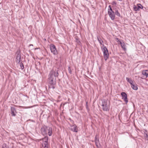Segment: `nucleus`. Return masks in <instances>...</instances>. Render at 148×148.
<instances>
[{
    "label": "nucleus",
    "instance_id": "nucleus-1",
    "mask_svg": "<svg viewBox=\"0 0 148 148\" xmlns=\"http://www.w3.org/2000/svg\"><path fill=\"white\" fill-rule=\"evenodd\" d=\"M48 86L49 89H54L56 86V78L54 77L53 72L52 71H50L48 75Z\"/></svg>",
    "mask_w": 148,
    "mask_h": 148
},
{
    "label": "nucleus",
    "instance_id": "nucleus-2",
    "mask_svg": "<svg viewBox=\"0 0 148 148\" xmlns=\"http://www.w3.org/2000/svg\"><path fill=\"white\" fill-rule=\"evenodd\" d=\"M40 131L42 134L43 136H51L52 133V129L51 127L47 126L45 125L43 126L41 128Z\"/></svg>",
    "mask_w": 148,
    "mask_h": 148
},
{
    "label": "nucleus",
    "instance_id": "nucleus-3",
    "mask_svg": "<svg viewBox=\"0 0 148 148\" xmlns=\"http://www.w3.org/2000/svg\"><path fill=\"white\" fill-rule=\"evenodd\" d=\"M101 106L103 111H109L110 110V106L108 104V101L105 99L101 100Z\"/></svg>",
    "mask_w": 148,
    "mask_h": 148
},
{
    "label": "nucleus",
    "instance_id": "nucleus-4",
    "mask_svg": "<svg viewBox=\"0 0 148 148\" xmlns=\"http://www.w3.org/2000/svg\"><path fill=\"white\" fill-rule=\"evenodd\" d=\"M102 51L103 54V56L104 59L106 61L109 57V53L108 50L105 46H103Z\"/></svg>",
    "mask_w": 148,
    "mask_h": 148
},
{
    "label": "nucleus",
    "instance_id": "nucleus-5",
    "mask_svg": "<svg viewBox=\"0 0 148 148\" xmlns=\"http://www.w3.org/2000/svg\"><path fill=\"white\" fill-rule=\"evenodd\" d=\"M50 49L51 52L54 55L58 54V52L55 46L53 44H51L50 45Z\"/></svg>",
    "mask_w": 148,
    "mask_h": 148
},
{
    "label": "nucleus",
    "instance_id": "nucleus-6",
    "mask_svg": "<svg viewBox=\"0 0 148 148\" xmlns=\"http://www.w3.org/2000/svg\"><path fill=\"white\" fill-rule=\"evenodd\" d=\"M108 14L111 20H114L115 19V16L114 12L112 8H111L110 10H108Z\"/></svg>",
    "mask_w": 148,
    "mask_h": 148
},
{
    "label": "nucleus",
    "instance_id": "nucleus-7",
    "mask_svg": "<svg viewBox=\"0 0 148 148\" xmlns=\"http://www.w3.org/2000/svg\"><path fill=\"white\" fill-rule=\"evenodd\" d=\"M16 54H17L16 57V62L19 64L20 63L21 61V54H20V51L19 50H18L16 52Z\"/></svg>",
    "mask_w": 148,
    "mask_h": 148
},
{
    "label": "nucleus",
    "instance_id": "nucleus-8",
    "mask_svg": "<svg viewBox=\"0 0 148 148\" xmlns=\"http://www.w3.org/2000/svg\"><path fill=\"white\" fill-rule=\"evenodd\" d=\"M121 95L122 97V99H123L125 102L127 103L128 102V101L126 93L124 92H122L121 93Z\"/></svg>",
    "mask_w": 148,
    "mask_h": 148
},
{
    "label": "nucleus",
    "instance_id": "nucleus-9",
    "mask_svg": "<svg viewBox=\"0 0 148 148\" xmlns=\"http://www.w3.org/2000/svg\"><path fill=\"white\" fill-rule=\"evenodd\" d=\"M11 114L12 116H15L16 115L17 113L16 109L13 107H11Z\"/></svg>",
    "mask_w": 148,
    "mask_h": 148
},
{
    "label": "nucleus",
    "instance_id": "nucleus-10",
    "mask_svg": "<svg viewBox=\"0 0 148 148\" xmlns=\"http://www.w3.org/2000/svg\"><path fill=\"white\" fill-rule=\"evenodd\" d=\"M71 130L73 132H78L77 127L76 125L75 124L73 125H71Z\"/></svg>",
    "mask_w": 148,
    "mask_h": 148
},
{
    "label": "nucleus",
    "instance_id": "nucleus-11",
    "mask_svg": "<svg viewBox=\"0 0 148 148\" xmlns=\"http://www.w3.org/2000/svg\"><path fill=\"white\" fill-rule=\"evenodd\" d=\"M98 135H96L95 138V142L97 147H98V144L99 143V139L97 137Z\"/></svg>",
    "mask_w": 148,
    "mask_h": 148
},
{
    "label": "nucleus",
    "instance_id": "nucleus-12",
    "mask_svg": "<svg viewBox=\"0 0 148 148\" xmlns=\"http://www.w3.org/2000/svg\"><path fill=\"white\" fill-rule=\"evenodd\" d=\"M119 42L123 50L125 51H126V45L125 43L124 42H122L121 41H119Z\"/></svg>",
    "mask_w": 148,
    "mask_h": 148
},
{
    "label": "nucleus",
    "instance_id": "nucleus-13",
    "mask_svg": "<svg viewBox=\"0 0 148 148\" xmlns=\"http://www.w3.org/2000/svg\"><path fill=\"white\" fill-rule=\"evenodd\" d=\"M97 37L98 40L100 44L101 45H103V46H104V45L103 44V40L101 39L100 37L99 36H97Z\"/></svg>",
    "mask_w": 148,
    "mask_h": 148
},
{
    "label": "nucleus",
    "instance_id": "nucleus-14",
    "mask_svg": "<svg viewBox=\"0 0 148 148\" xmlns=\"http://www.w3.org/2000/svg\"><path fill=\"white\" fill-rule=\"evenodd\" d=\"M114 12L115 14V15H116V16L119 17H122L121 16V15L120 13H119L118 10H117L115 9Z\"/></svg>",
    "mask_w": 148,
    "mask_h": 148
},
{
    "label": "nucleus",
    "instance_id": "nucleus-15",
    "mask_svg": "<svg viewBox=\"0 0 148 148\" xmlns=\"http://www.w3.org/2000/svg\"><path fill=\"white\" fill-rule=\"evenodd\" d=\"M53 72V75L54 77H57L59 75V73L58 71H53L52 70Z\"/></svg>",
    "mask_w": 148,
    "mask_h": 148
},
{
    "label": "nucleus",
    "instance_id": "nucleus-16",
    "mask_svg": "<svg viewBox=\"0 0 148 148\" xmlns=\"http://www.w3.org/2000/svg\"><path fill=\"white\" fill-rule=\"evenodd\" d=\"M131 87L133 90H137L138 89L137 85H135L133 84H131Z\"/></svg>",
    "mask_w": 148,
    "mask_h": 148
},
{
    "label": "nucleus",
    "instance_id": "nucleus-17",
    "mask_svg": "<svg viewBox=\"0 0 148 148\" xmlns=\"http://www.w3.org/2000/svg\"><path fill=\"white\" fill-rule=\"evenodd\" d=\"M126 79L127 82H129L130 84L131 85L132 84H133V81L131 79L127 77L126 78Z\"/></svg>",
    "mask_w": 148,
    "mask_h": 148
},
{
    "label": "nucleus",
    "instance_id": "nucleus-18",
    "mask_svg": "<svg viewBox=\"0 0 148 148\" xmlns=\"http://www.w3.org/2000/svg\"><path fill=\"white\" fill-rule=\"evenodd\" d=\"M147 71H143L142 72L143 74L147 77L148 76V73L146 72Z\"/></svg>",
    "mask_w": 148,
    "mask_h": 148
},
{
    "label": "nucleus",
    "instance_id": "nucleus-19",
    "mask_svg": "<svg viewBox=\"0 0 148 148\" xmlns=\"http://www.w3.org/2000/svg\"><path fill=\"white\" fill-rule=\"evenodd\" d=\"M137 7L139 10V9H142L143 8V7L142 5L140 3L137 4Z\"/></svg>",
    "mask_w": 148,
    "mask_h": 148
},
{
    "label": "nucleus",
    "instance_id": "nucleus-20",
    "mask_svg": "<svg viewBox=\"0 0 148 148\" xmlns=\"http://www.w3.org/2000/svg\"><path fill=\"white\" fill-rule=\"evenodd\" d=\"M133 8L134 10L135 11H137L139 10L138 7L136 6L135 5H134Z\"/></svg>",
    "mask_w": 148,
    "mask_h": 148
},
{
    "label": "nucleus",
    "instance_id": "nucleus-21",
    "mask_svg": "<svg viewBox=\"0 0 148 148\" xmlns=\"http://www.w3.org/2000/svg\"><path fill=\"white\" fill-rule=\"evenodd\" d=\"M145 132H144L145 137L146 138V139L148 140V134L146 133L147 131L146 130H145Z\"/></svg>",
    "mask_w": 148,
    "mask_h": 148
},
{
    "label": "nucleus",
    "instance_id": "nucleus-22",
    "mask_svg": "<svg viewBox=\"0 0 148 148\" xmlns=\"http://www.w3.org/2000/svg\"><path fill=\"white\" fill-rule=\"evenodd\" d=\"M1 148H9V147L6 144L4 143L2 145Z\"/></svg>",
    "mask_w": 148,
    "mask_h": 148
},
{
    "label": "nucleus",
    "instance_id": "nucleus-23",
    "mask_svg": "<svg viewBox=\"0 0 148 148\" xmlns=\"http://www.w3.org/2000/svg\"><path fill=\"white\" fill-rule=\"evenodd\" d=\"M19 64H20V66L21 68V69H22V70L23 69H24V65H23V63L22 62H20V63H19Z\"/></svg>",
    "mask_w": 148,
    "mask_h": 148
},
{
    "label": "nucleus",
    "instance_id": "nucleus-24",
    "mask_svg": "<svg viewBox=\"0 0 148 148\" xmlns=\"http://www.w3.org/2000/svg\"><path fill=\"white\" fill-rule=\"evenodd\" d=\"M47 141H46L45 142V143H44V148H48V146H47Z\"/></svg>",
    "mask_w": 148,
    "mask_h": 148
},
{
    "label": "nucleus",
    "instance_id": "nucleus-25",
    "mask_svg": "<svg viewBox=\"0 0 148 148\" xmlns=\"http://www.w3.org/2000/svg\"><path fill=\"white\" fill-rule=\"evenodd\" d=\"M68 71H69V73L70 74H71V73H72V71H71V68H70V66H69L68 67Z\"/></svg>",
    "mask_w": 148,
    "mask_h": 148
},
{
    "label": "nucleus",
    "instance_id": "nucleus-26",
    "mask_svg": "<svg viewBox=\"0 0 148 148\" xmlns=\"http://www.w3.org/2000/svg\"><path fill=\"white\" fill-rule=\"evenodd\" d=\"M116 4H117L116 2L115 1H113L112 3V4L113 5H116Z\"/></svg>",
    "mask_w": 148,
    "mask_h": 148
},
{
    "label": "nucleus",
    "instance_id": "nucleus-27",
    "mask_svg": "<svg viewBox=\"0 0 148 148\" xmlns=\"http://www.w3.org/2000/svg\"><path fill=\"white\" fill-rule=\"evenodd\" d=\"M86 108L87 109H88V102H86Z\"/></svg>",
    "mask_w": 148,
    "mask_h": 148
},
{
    "label": "nucleus",
    "instance_id": "nucleus-28",
    "mask_svg": "<svg viewBox=\"0 0 148 148\" xmlns=\"http://www.w3.org/2000/svg\"><path fill=\"white\" fill-rule=\"evenodd\" d=\"M76 41H77V43H79V42H80V41H79V40H78V39L77 38H76Z\"/></svg>",
    "mask_w": 148,
    "mask_h": 148
},
{
    "label": "nucleus",
    "instance_id": "nucleus-29",
    "mask_svg": "<svg viewBox=\"0 0 148 148\" xmlns=\"http://www.w3.org/2000/svg\"><path fill=\"white\" fill-rule=\"evenodd\" d=\"M109 7L110 8V9H108V10H110V9L112 8H111V6L110 5H109Z\"/></svg>",
    "mask_w": 148,
    "mask_h": 148
},
{
    "label": "nucleus",
    "instance_id": "nucleus-30",
    "mask_svg": "<svg viewBox=\"0 0 148 148\" xmlns=\"http://www.w3.org/2000/svg\"><path fill=\"white\" fill-rule=\"evenodd\" d=\"M146 112L147 113H148V105H147V110Z\"/></svg>",
    "mask_w": 148,
    "mask_h": 148
},
{
    "label": "nucleus",
    "instance_id": "nucleus-31",
    "mask_svg": "<svg viewBox=\"0 0 148 148\" xmlns=\"http://www.w3.org/2000/svg\"><path fill=\"white\" fill-rule=\"evenodd\" d=\"M30 46H33V45H32V44H31L30 45Z\"/></svg>",
    "mask_w": 148,
    "mask_h": 148
}]
</instances>
